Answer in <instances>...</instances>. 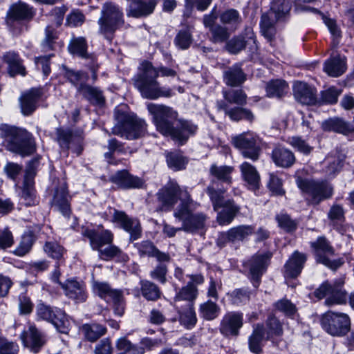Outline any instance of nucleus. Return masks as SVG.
Wrapping results in <instances>:
<instances>
[{
    "instance_id": "20",
    "label": "nucleus",
    "mask_w": 354,
    "mask_h": 354,
    "mask_svg": "<svg viewBox=\"0 0 354 354\" xmlns=\"http://www.w3.org/2000/svg\"><path fill=\"white\" fill-rule=\"evenodd\" d=\"M60 286L66 296L76 303H83L87 299L88 295L83 283L75 279H68L64 283H60Z\"/></svg>"
},
{
    "instance_id": "27",
    "label": "nucleus",
    "mask_w": 354,
    "mask_h": 354,
    "mask_svg": "<svg viewBox=\"0 0 354 354\" xmlns=\"http://www.w3.org/2000/svg\"><path fill=\"white\" fill-rule=\"evenodd\" d=\"M306 261L305 254L298 251L294 252L285 265L286 275L291 278L297 277L301 273Z\"/></svg>"
},
{
    "instance_id": "2",
    "label": "nucleus",
    "mask_w": 354,
    "mask_h": 354,
    "mask_svg": "<svg viewBox=\"0 0 354 354\" xmlns=\"http://www.w3.org/2000/svg\"><path fill=\"white\" fill-rule=\"evenodd\" d=\"M141 70L140 73L134 80V86L143 97L153 100L171 95L170 89L160 87L156 78L159 72L164 77H174L176 75L174 70L166 67H161L158 70L148 62L142 63Z\"/></svg>"
},
{
    "instance_id": "17",
    "label": "nucleus",
    "mask_w": 354,
    "mask_h": 354,
    "mask_svg": "<svg viewBox=\"0 0 354 354\" xmlns=\"http://www.w3.org/2000/svg\"><path fill=\"white\" fill-rule=\"evenodd\" d=\"M41 95V90L36 88L23 93L19 99L21 113L26 116L31 115L37 109Z\"/></svg>"
},
{
    "instance_id": "29",
    "label": "nucleus",
    "mask_w": 354,
    "mask_h": 354,
    "mask_svg": "<svg viewBox=\"0 0 354 354\" xmlns=\"http://www.w3.org/2000/svg\"><path fill=\"white\" fill-rule=\"evenodd\" d=\"M322 129L327 131H334L343 135H348L354 131L352 124L339 118H330L322 124Z\"/></svg>"
},
{
    "instance_id": "4",
    "label": "nucleus",
    "mask_w": 354,
    "mask_h": 354,
    "mask_svg": "<svg viewBox=\"0 0 354 354\" xmlns=\"http://www.w3.org/2000/svg\"><path fill=\"white\" fill-rule=\"evenodd\" d=\"M183 200L184 202L179 204L174 212L176 220L181 223L180 229L189 233H195L204 229L207 216L202 212H194L198 204L186 193L184 194Z\"/></svg>"
},
{
    "instance_id": "38",
    "label": "nucleus",
    "mask_w": 354,
    "mask_h": 354,
    "mask_svg": "<svg viewBox=\"0 0 354 354\" xmlns=\"http://www.w3.org/2000/svg\"><path fill=\"white\" fill-rule=\"evenodd\" d=\"M81 330L85 338L90 342H95L106 333V328L97 323L84 324Z\"/></svg>"
},
{
    "instance_id": "33",
    "label": "nucleus",
    "mask_w": 354,
    "mask_h": 354,
    "mask_svg": "<svg viewBox=\"0 0 354 354\" xmlns=\"http://www.w3.org/2000/svg\"><path fill=\"white\" fill-rule=\"evenodd\" d=\"M272 160L274 163L281 167H290L295 162L294 153L286 148H276L272 151Z\"/></svg>"
},
{
    "instance_id": "58",
    "label": "nucleus",
    "mask_w": 354,
    "mask_h": 354,
    "mask_svg": "<svg viewBox=\"0 0 354 354\" xmlns=\"http://www.w3.org/2000/svg\"><path fill=\"white\" fill-rule=\"evenodd\" d=\"M44 250L49 257L58 260L62 257L64 252V248L55 242H47Z\"/></svg>"
},
{
    "instance_id": "7",
    "label": "nucleus",
    "mask_w": 354,
    "mask_h": 354,
    "mask_svg": "<svg viewBox=\"0 0 354 354\" xmlns=\"http://www.w3.org/2000/svg\"><path fill=\"white\" fill-rule=\"evenodd\" d=\"M344 284V277L335 279L333 283L326 281L315 290L314 295L319 299L327 297L325 301L327 306L344 304L347 300V293L343 288Z\"/></svg>"
},
{
    "instance_id": "36",
    "label": "nucleus",
    "mask_w": 354,
    "mask_h": 354,
    "mask_svg": "<svg viewBox=\"0 0 354 354\" xmlns=\"http://www.w3.org/2000/svg\"><path fill=\"white\" fill-rule=\"evenodd\" d=\"M221 208L223 209L218 213L216 219L221 225L230 224L239 211V207L230 200H227Z\"/></svg>"
},
{
    "instance_id": "9",
    "label": "nucleus",
    "mask_w": 354,
    "mask_h": 354,
    "mask_svg": "<svg viewBox=\"0 0 354 354\" xmlns=\"http://www.w3.org/2000/svg\"><path fill=\"white\" fill-rule=\"evenodd\" d=\"M36 314L39 319L51 323L62 333H67L70 323L65 313L59 308H53L43 303L37 304Z\"/></svg>"
},
{
    "instance_id": "30",
    "label": "nucleus",
    "mask_w": 354,
    "mask_h": 354,
    "mask_svg": "<svg viewBox=\"0 0 354 354\" xmlns=\"http://www.w3.org/2000/svg\"><path fill=\"white\" fill-rule=\"evenodd\" d=\"M198 290L195 285L192 283H188V284L183 287L174 297V304L177 308H182L180 303L182 301H186V306H193L194 301L197 297Z\"/></svg>"
},
{
    "instance_id": "19",
    "label": "nucleus",
    "mask_w": 354,
    "mask_h": 354,
    "mask_svg": "<svg viewBox=\"0 0 354 354\" xmlns=\"http://www.w3.org/2000/svg\"><path fill=\"white\" fill-rule=\"evenodd\" d=\"M24 346L30 351L36 353L46 343L45 335L35 326H30L28 329L21 335Z\"/></svg>"
},
{
    "instance_id": "49",
    "label": "nucleus",
    "mask_w": 354,
    "mask_h": 354,
    "mask_svg": "<svg viewBox=\"0 0 354 354\" xmlns=\"http://www.w3.org/2000/svg\"><path fill=\"white\" fill-rule=\"evenodd\" d=\"M225 100L231 104L243 106L246 104L247 95L241 89H230L223 91Z\"/></svg>"
},
{
    "instance_id": "28",
    "label": "nucleus",
    "mask_w": 354,
    "mask_h": 354,
    "mask_svg": "<svg viewBox=\"0 0 354 354\" xmlns=\"http://www.w3.org/2000/svg\"><path fill=\"white\" fill-rule=\"evenodd\" d=\"M265 335L266 331L263 324H258L254 326L252 333L248 338V346L251 352L256 354L262 352L263 342L267 339Z\"/></svg>"
},
{
    "instance_id": "46",
    "label": "nucleus",
    "mask_w": 354,
    "mask_h": 354,
    "mask_svg": "<svg viewBox=\"0 0 354 354\" xmlns=\"http://www.w3.org/2000/svg\"><path fill=\"white\" fill-rule=\"evenodd\" d=\"M288 91V84L283 80H276L270 82L266 86L268 97H281Z\"/></svg>"
},
{
    "instance_id": "43",
    "label": "nucleus",
    "mask_w": 354,
    "mask_h": 354,
    "mask_svg": "<svg viewBox=\"0 0 354 354\" xmlns=\"http://www.w3.org/2000/svg\"><path fill=\"white\" fill-rule=\"evenodd\" d=\"M116 354H143L144 348L132 344L126 337L118 338L115 342Z\"/></svg>"
},
{
    "instance_id": "47",
    "label": "nucleus",
    "mask_w": 354,
    "mask_h": 354,
    "mask_svg": "<svg viewBox=\"0 0 354 354\" xmlns=\"http://www.w3.org/2000/svg\"><path fill=\"white\" fill-rule=\"evenodd\" d=\"M254 228L252 225H239L230 230V239L231 242L243 241L245 238L253 234Z\"/></svg>"
},
{
    "instance_id": "61",
    "label": "nucleus",
    "mask_w": 354,
    "mask_h": 354,
    "mask_svg": "<svg viewBox=\"0 0 354 354\" xmlns=\"http://www.w3.org/2000/svg\"><path fill=\"white\" fill-rule=\"evenodd\" d=\"M279 226L287 232H291L297 229V223L287 214H280L277 216Z\"/></svg>"
},
{
    "instance_id": "51",
    "label": "nucleus",
    "mask_w": 354,
    "mask_h": 354,
    "mask_svg": "<svg viewBox=\"0 0 354 354\" xmlns=\"http://www.w3.org/2000/svg\"><path fill=\"white\" fill-rule=\"evenodd\" d=\"M180 322L187 328L193 327L197 322L196 313L194 311V305L187 306L185 310H179Z\"/></svg>"
},
{
    "instance_id": "10",
    "label": "nucleus",
    "mask_w": 354,
    "mask_h": 354,
    "mask_svg": "<svg viewBox=\"0 0 354 354\" xmlns=\"http://www.w3.org/2000/svg\"><path fill=\"white\" fill-rule=\"evenodd\" d=\"M298 187L308 194L315 203L330 198L333 195L332 186L325 181H315L313 180L298 178L297 180Z\"/></svg>"
},
{
    "instance_id": "42",
    "label": "nucleus",
    "mask_w": 354,
    "mask_h": 354,
    "mask_svg": "<svg viewBox=\"0 0 354 354\" xmlns=\"http://www.w3.org/2000/svg\"><path fill=\"white\" fill-rule=\"evenodd\" d=\"M289 0H275L272 5L270 10L267 13L273 16L276 20H281L286 17L290 10Z\"/></svg>"
},
{
    "instance_id": "22",
    "label": "nucleus",
    "mask_w": 354,
    "mask_h": 354,
    "mask_svg": "<svg viewBox=\"0 0 354 354\" xmlns=\"http://www.w3.org/2000/svg\"><path fill=\"white\" fill-rule=\"evenodd\" d=\"M33 15L32 8L28 4L19 1L10 8L7 13L6 22L8 26H12L15 21L29 20Z\"/></svg>"
},
{
    "instance_id": "1",
    "label": "nucleus",
    "mask_w": 354,
    "mask_h": 354,
    "mask_svg": "<svg viewBox=\"0 0 354 354\" xmlns=\"http://www.w3.org/2000/svg\"><path fill=\"white\" fill-rule=\"evenodd\" d=\"M158 131L183 145L197 131L198 127L192 121L178 119V113L173 108L154 103L147 105Z\"/></svg>"
},
{
    "instance_id": "53",
    "label": "nucleus",
    "mask_w": 354,
    "mask_h": 354,
    "mask_svg": "<svg viewBox=\"0 0 354 354\" xmlns=\"http://www.w3.org/2000/svg\"><path fill=\"white\" fill-rule=\"evenodd\" d=\"M192 42V36L190 28L180 30L175 39V45L182 50L187 49Z\"/></svg>"
},
{
    "instance_id": "14",
    "label": "nucleus",
    "mask_w": 354,
    "mask_h": 354,
    "mask_svg": "<svg viewBox=\"0 0 354 354\" xmlns=\"http://www.w3.org/2000/svg\"><path fill=\"white\" fill-rule=\"evenodd\" d=\"M235 147L241 150L243 156L253 161L259 159L260 148L257 145V138L251 133H244L234 137L232 140Z\"/></svg>"
},
{
    "instance_id": "35",
    "label": "nucleus",
    "mask_w": 354,
    "mask_h": 354,
    "mask_svg": "<svg viewBox=\"0 0 354 354\" xmlns=\"http://www.w3.org/2000/svg\"><path fill=\"white\" fill-rule=\"evenodd\" d=\"M54 206L64 216H68L71 208L68 201V192L65 184H63L60 189H57L53 198Z\"/></svg>"
},
{
    "instance_id": "44",
    "label": "nucleus",
    "mask_w": 354,
    "mask_h": 354,
    "mask_svg": "<svg viewBox=\"0 0 354 354\" xmlns=\"http://www.w3.org/2000/svg\"><path fill=\"white\" fill-rule=\"evenodd\" d=\"M218 305L212 300L202 303L199 307V315L204 319L210 321L215 319L220 313Z\"/></svg>"
},
{
    "instance_id": "31",
    "label": "nucleus",
    "mask_w": 354,
    "mask_h": 354,
    "mask_svg": "<svg viewBox=\"0 0 354 354\" xmlns=\"http://www.w3.org/2000/svg\"><path fill=\"white\" fill-rule=\"evenodd\" d=\"M346 70V59L340 56H335L327 59L324 65V71L329 76L337 77L342 75Z\"/></svg>"
},
{
    "instance_id": "18",
    "label": "nucleus",
    "mask_w": 354,
    "mask_h": 354,
    "mask_svg": "<svg viewBox=\"0 0 354 354\" xmlns=\"http://www.w3.org/2000/svg\"><path fill=\"white\" fill-rule=\"evenodd\" d=\"M157 0H133L127 8V16L133 18L145 17L152 14Z\"/></svg>"
},
{
    "instance_id": "32",
    "label": "nucleus",
    "mask_w": 354,
    "mask_h": 354,
    "mask_svg": "<svg viewBox=\"0 0 354 354\" xmlns=\"http://www.w3.org/2000/svg\"><path fill=\"white\" fill-rule=\"evenodd\" d=\"M240 170L248 187L252 189H257L260 183V176L256 168L249 162H243L240 165Z\"/></svg>"
},
{
    "instance_id": "12",
    "label": "nucleus",
    "mask_w": 354,
    "mask_h": 354,
    "mask_svg": "<svg viewBox=\"0 0 354 354\" xmlns=\"http://www.w3.org/2000/svg\"><path fill=\"white\" fill-rule=\"evenodd\" d=\"M321 322L324 329L333 336L344 335L349 330L350 319L345 313L328 311L323 315Z\"/></svg>"
},
{
    "instance_id": "63",
    "label": "nucleus",
    "mask_w": 354,
    "mask_h": 354,
    "mask_svg": "<svg viewBox=\"0 0 354 354\" xmlns=\"http://www.w3.org/2000/svg\"><path fill=\"white\" fill-rule=\"evenodd\" d=\"M138 249L139 254L141 257H152L156 248L155 245L149 241H142L135 245Z\"/></svg>"
},
{
    "instance_id": "50",
    "label": "nucleus",
    "mask_w": 354,
    "mask_h": 354,
    "mask_svg": "<svg viewBox=\"0 0 354 354\" xmlns=\"http://www.w3.org/2000/svg\"><path fill=\"white\" fill-rule=\"evenodd\" d=\"M141 291L142 295L148 300L155 301L160 297L159 288L149 281H141Z\"/></svg>"
},
{
    "instance_id": "54",
    "label": "nucleus",
    "mask_w": 354,
    "mask_h": 354,
    "mask_svg": "<svg viewBox=\"0 0 354 354\" xmlns=\"http://www.w3.org/2000/svg\"><path fill=\"white\" fill-rule=\"evenodd\" d=\"M287 142L294 149L304 155L309 154L313 150V147L300 137L293 136L289 138Z\"/></svg>"
},
{
    "instance_id": "41",
    "label": "nucleus",
    "mask_w": 354,
    "mask_h": 354,
    "mask_svg": "<svg viewBox=\"0 0 354 354\" xmlns=\"http://www.w3.org/2000/svg\"><path fill=\"white\" fill-rule=\"evenodd\" d=\"M219 109L223 110L225 114L234 121H239L241 119H245L249 121L254 120L253 113L246 109L236 107L229 109L226 104H220Z\"/></svg>"
},
{
    "instance_id": "13",
    "label": "nucleus",
    "mask_w": 354,
    "mask_h": 354,
    "mask_svg": "<svg viewBox=\"0 0 354 354\" xmlns=\"http://www.w3.org/2000/svg\"><path fill=\"white\" fill-rule=\"evenodd\" d=\"M190 195L187 189H181L180 186L174 181H170L164 187L160 189L157 194L158 200L160 203V209L162 211H171L174 205L180 201L179 204H182L184 194Z\"/></svg>"
},
{
    "instance_id": "52",
    "label": "nucleus",
    "mask_w": 354,
    "mask_h": 354,
    "mask_svg": "<svg viewBox=\"0 0 354 354\" xmlns=\"http://www.w3.org/2000/svg\"><path fill=\"white\" fill-rule=\"evenodd\" d=\"M207 194L212 203L214 210L216 212L218 211V209L227 201L223 196L224 191L216 189L213 185L207 187Z\"/></svg>"
},
{
    "instance_id": "64",
    "label": "nucleus",
    "mask_w": 354,
    "mask_h": 354,
    "mask_svg": "<svg viewBox=\"0 0 354 354\" xmlns=\"http://www.w3.org/2000/svg\"><path fill=\"white\" fill-rule=\"evenodd\" d=\"M18 351L17 344L0 337V354H17Z\"/></svg>"
},
{
    "instance_id": "6",
    "label": "nucleus",
    "mask_w": 354,
    "mask_h": 354,
    "mask_svg": "<svg viewBox=\"0 0 354 354\" xmlns=\"http://www.w3.org/2000/svg\"><path fill=\"white\" fill-rule=\"evenodd\" d=\"M115 117L118 123L112 129L113 134L125 136L129 140L137 139L145 134L147 124L143 120L129 116L118 109L115 110Z\"/></svg>"
},
{
    "instance_id": "5",
    "label": "nucleus",
    "mask_w": 354,
    "mask_h": 354,
    "mask_svg": "<svg viewBox=\"0 0 354 354\" xmlns=\"http://www.w3.org/2000/svg\"><path fill=\"white\" fill-rule=\"evenodd\" d=\"M99 32L111 41L116 30L124 24L123 12L119 6L112 2L105 3L98 19Z\"/></svg>"
},
{
    "instance_id": "25",
    "label": "nucleus",
    "mask_w": 354,
    "mask_h": 354,
    "mask_svg": "<svg viewBox=\"0 0 354 354\" xmlns=\"http://www.w3.org/2000/svg\"><path fill=\"white\" fill-rule=\"evenodd\" d=\"M293 91L295 99L301 104L311 105L317 101L315 91L304 82H295Z\"/></svg>"
},
{
    "instance_id": "48",
    "label": "nucleus",
    "mask_w": 354,
    "mask_h": 354,
    "mask_svg": "<svg viewBox=\"0 0 354 354\" xmlns=\"http://www.w3.org/2000/svg\"><path fill=\"white\" fill-rule=\"evenodd\" d=\"M68 50L73 54L82 58H88V55L86 53L87 44L85 38L76 37L71 40L68 45Z\"/></svg>"
},
{
    "instance_id": "60",
    "label": "nucleus",
    "mask_w": 354,
    "mask_h": 354,
    "mask_svg": "<svg viewBox=\"0 0 354 354\" xmlns=\"http://www.w3.org/2000/svg\"><path fill=\"white\" fill-rule=\"evenodd\" d=\"M328 217L330 221V224L333 225L339 222H344V211L342 206L339 205H333L328 213Z\"/></svg>"
},
{
    "instance_id": "23",
    "label": "nucleus",
    "mask_w": 354,
    "mask_h": 354,
    "mask_svg": "<svg viewBox=\"0 0 354 354\" xmlns=\"http://www.w3.org/2000/svg\"><path fill=\"white\" fill-rule=\"evenodd\" d=\"M35 173L30 169H27L23 186L21 187V192L20 194V200L21 203L26 206L35 205L37 203L35 190L34 188V177Z\"/></svg>"
},
{
    "instance_id": "3",
    "label": "nucleus",
    "mask_w": 354,
    "mask_h": 354,
    "mask_svg": "<svg viewBox=\"0 0 354 354\" xmlns=\"http://www.w3.org/2000/svg\"><path fill=\"white\" fill-rule=\"evenodd\" d=\"M0 137L8 150L23 156H28L35 150L32 136L26 129L1 124Z\"/></svg>"
},
{
    "instance_id": "26",
    "label": "nucleus",
    "mask_w": 354,
    "mask_h": 354,
    "mask_svg": "<svg viewBox=\"0 0 354 354\" xmlns=\"http://www.w3.org/2000/svg\"><path fill=\"white\" fill-rule=\"evenodd\" d=\"M111 179L113 183L124 189L140 188L143 185L141 178L131 175L127 170L118 171Z\"/></svg>"
},
{
    "instance_id": "57",
    "label": "nucleus",
    "mask_w": 354,
    "mask_h": 354,
    "mask_svg": "<svg viewBox=\"0 0 354 354\" xmlns=\"http://www.w3.org/2000/svg\"><path fill=\"white\" fill-rule=\"evenodd\" d=\"M266 324L268 328L266 339H270L272 335L280 336L282 335V326L276 317H270L266 322Z\"/></svg>"
},
{
    "instance_id": "55",
    "label": "nucleus",
    "mask_w": 354,
    "mask_h": 354,
    "mask_svg": "<svg viewBox=\"0 0 354 354\" xmlns=\"http://www.w3.org/2000/svg\"><path fill=\"white\" fill-rule=\"evenodd\" d=\"M168 166L175 171L181 170L185 167L187 161L185 158L175 153H170L167 156Z\"/></svg>"
},
{
    "instance_id": "59",
    "label": "nucleus",
    "mask_w": 354,
    "mask_h": 354,
    "mask_svg": "<svg viewBox=\"0 0 354 354\" xmlns=\"http://www.w3.org/2000/svg\"><path fill=\"white\" fill-rule=\"evenodd\" d=\"M221 21L224 24L235 26L240 23L239 12L234 9H230L223 12L220 16Z\"/></svg>"
},
{
    "instance_id": "34",
    "label": "nucleus",
    "mask_w": 354,
    "mask_h": 354,
    "mask_svg": "<svg viewBox=\"0 0 354 354\" xmlns=\"http://www.w3.org/2000/svg\"><path fill=\"white\" fill-rule=\"evenodd\" d=\"M78 92L94 105L102 106L105 101L102 91L88 84H81L77 87Z\"/></svg>"
},
{
    "instance_id": "11",
    "label": "nucleus",
    "mask_w": 354,
    "mask_h": 354,
    "mask_svg": "<svg viewBox=\"0 0 354 354\" xmlns=\"http://www.w3.org/2000/svg\"><path fill=\"white\" fill-rule=\"evenodd\" d=\"M313 249L316 261L331 270L340 267L343 261L341 259L331 260L334 256L335 250L325 236H319L315 241L310 243Z\"/></svg>"
},
{
    "instance_id": "8",
    "label": "nucleus",
    "mask_w": 354,
    "mask_h": 354,
    "mask_svg": "<svg viewBox=\"0 0 354 354\" xmlns=\"http://www.w3.org/2000/svg\"><path fill=\"white\" fill-rule=\"evenodd\" d=\"M92 290L95 295L107 303H112L114 313L122 316L124 312L123 293L120 290L113 288L109 283L104 281H93Z\"/></svg>"
},
{
    "instance_id": "40",
    "label": "nucleus",
    "mask_w": 354,
    "mask_h": 354,
    "mask_svg": "<svg viewBox=\"0 0 354 354\" xmlns=\"http://www.w3.org/2000/svg\"><path fill=\"white\" fill-rule=\"evenodd\" d=\"M3 61L8 65V72L11 76L17 74L25 75V68L21 65V62L17 54L14 52H8L3 56Z\"/></svg>"
},
{
    "instance_id": "39",
    "label": "nucleus",
    "mask_w": 354,
    "mask_h": 354,
    "mask_svg": "<svg viewBox=\"0 0 354 354\" xmlns=\"http://www.w3.org/2000/svg\"><path fill=\"white\" fill-rule=\"evenodd\" d=\"M277 21L273 16H270L268 13H264L261 16L260 21L261 32L268 41H272L276 35L275 23Z\"/></svg>"
},
{
    "instance_id": "24",
    "label": "nucleus",
    "mask_w": 354,
    "mask_h": 354,
    "mask_svg": "<svg viewBox=\"0 0 354 354\" xmlns=\"http://www.w3.org/2000/svg\"><path fill=\"white\" fill-rule=\"evenodd\" d=\"M268 266V258L263 255L254 256L248 262L245 267L249 270L251 278L253 280V285L255 287L259 286V281L266 271Z\"/></svg>"
},
{
    "instance_id": "56",
    "label": "nucleus",
    "mask_w": 354,
    "mask_h": 354,
    "mask_svg": "<svg viewBox=\"0 0 354 354\" xmlns=\"http://www.w3.org/2000/svg\"><path fill=\"white\" fill-rule=\"evenodd\" d=\"M33 244V237L30 233L26 234L22 236L19 246L16 248L15 253L19 257L26 254L31 249Z\"/></svg>"
},
{
    "instance_id": "16",
    "label": "nucleus",
    "mask_w": 354,
    "mask_h": 354,
    "mask_svg": "<svg viewBox=\"0 0 354 354\" xmlns=\"http://www.w3.org/2000/svg\"><path fill=\"white\" fill-rule=\"evenodd\" d=\"M243 324V314L230 312L223 317L220 325V332L225 336H237Z\"/></svg>"
},
{
    "instance_id": "37",
    "label": "nucleus",
    "mask_w": 354,
    "mask_h": 354,
    "mask_svg": "<svg viewBox=\"0 0 354 354\" xmlns=\"http://www.w3.org/2000/svg\"><path fill=\"white\" fill-rule=\"evenodd\" d=\"M224 82L234 87L242 84L246 80L245 75L238 65H234L224 72Z\"/></svg>"
},
{
    "instance_id": "62",
    "label": "nucleus",
    "mask_w": 354,
    "mask_h": 354,
    "mask_svg": "<svg viewBox=\"0 0 354 354\" xmlns=\"http://www.w3.org/2000/svg\"><path fill=\"white\" fill-rule=\"evenodd\" d=\"M342 167L341 161L337 158H328L325 174L328 177H333L338 172Z\"/></svg>"
},
{
    "instance_id": "45",
    "label": "nucleus",
    "mask_w": 354,
    "mask_h": 354,
    "mask_svg": "<svg viewBox=\"0 0 354 354\" xmlns=\"http://www.w3.org/2000/svg\"><path fill=\"white\" fill-rule=\"evenodd\" d=\"M234 171V167L227 165H212L209 169V172L217 180L223 183L230 184L232 183L231 174Z\"/></svg>"
},
{
    "instance_id": "21",
    "label": "nucleus",
    "mask_w": 354,
    "mask_h": 354,
    "mask_svg": "<svg viewBox=\"0 0 354 354\" xmlns=\"http://www.w3.org/2000/svg\"><path fill=\"white\" fill-rule=\"evenodd\" d=\"M83 236L89 239L91 248L97 251H100L104 245L112 243L113 240V233L108 230L100 232L95 230L86 229Z\"/></svg>"
},
{
    "instance_id": "15",
    "label": "nucleus",
    "mask_w": 354,
    "mask_h": 354,
    "mask_svg": "<svg viewBox=\"0 0 354 354\" xmlns=\"http://www.w3.org/2000/svg\"><path fill=\"white\" fill-rule=\"evenodd\" d=\"M111 221L129 232L133 239L140 237L141 234L140 222L136 218L129 217L124 212L113 209Z\"/></svg>"
}]
</instances>
